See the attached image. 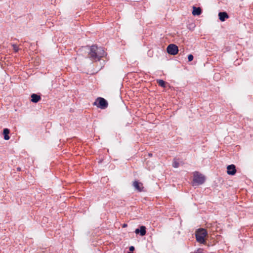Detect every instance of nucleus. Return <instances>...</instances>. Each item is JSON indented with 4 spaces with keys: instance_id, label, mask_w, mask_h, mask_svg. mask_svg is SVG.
I'll return each instance as SVG.
<instances>
[{
    "instance_id": "obj_1",
    "label": "nucleus",
    "mask_w": 253,
    "mask_h": 253,
    "mask_svg": "<svg viewBox=\"0 0 253 253\" xmlns=\"http://www.w3.org/2000/svg\"><path fill=\"white\" fill-rule=\"evenodd\" d=\"M88 57L94 61H99L101 58L106 55L104 48L101 46L93 45L88 47Z\"/></svg>"
},
{
    "instance_id": "obj_2",
    "label": "nucleus",
    "mask_w": 253,
    "mask_h": 253,
    "mask_svg": "<svg viewBox=\"0 0 253 253\" xmlns=\"http://www.w3.org/2000/svg\"><path fill=\"white\" fill-rule=\"evenodd\" d=\"M207 235V232L205 229H198L196 232L197 241L199 243L204 244L205 243V238Z\"/></svg>"
},
{
    "instance_id": "obj_3",
    "label": "nucleus",
    "mask_w": 253,
    "mask_h": 253,
    "mask_svg": "<svg viewBox=\"0 0 253 253\" xmlns=\"http://www.w3.org/2000/svg\"><path fill=\"white\" fill-rule=\"evenodd\" d=\"M94 105H96L98 107L104 109L108 106L107 101L103 98L98 97L95 102L94 103Z\"/></svg>"
},
{
    "instance_id": "obj_4",
    "label": "nucleus",
    "mask_w": 253,
    "mask_h": 253,
    "mask_svg": "<svg viewBox=\"0 0 253 253\" xmlns=\"http://www.w3.org/2000/svg\"><path fill=\"white\" fill-rule=\"evenodd\" d=\"M193 180L195 183L200 185L202 184L205 182V177L203 174L198 172H195L194 173Z\"/></svg>"
},
{
    "instance_id": "obj_5",
    "label": "nucleus",
    "mask_w": 253,
    "mask_h": 253,
    "mask_svg": "<svg viewBox=\"0 0 253 253\" xmlns=\"http://www.w3.org/2000/svg\"><path fill=\"white\" fill-rule=\"evenodd\" d=\"M167 52L171 55H175L178 51V47L174 44H169L167 48Z\"/></svg>"
},
{
    "instance_id": "obj_6",
    "label": "nucleus",
    "mask_w": 253,
    "mask_h": 253,
    "mask_svg": "<svg viewBox=\"0 0 253 253\" xmlns=\"http://www.w3.org/2000/svg\"><path fill=\"white\" fill-rule=\"evenodd\" d=\"M227 173L229 175H234L236 172V167L234 165H230L227 167Z\"/></svg>"
},
{
    "instance_id": "obj_7",
    "label": "nucleus",
    "mask_w": 253,
    "mask_h": 253,
    "mask_svg": "<svg viewBox=\"0 0 253 253\" xmlns=\"http://www.w3.org/2000/svg\"><path fill=\"white\" fill-rule=\"evenodd\" d=\"M146 228L144 226H141L140 228V229H136L135 231V233L136 234H140V235L143 236L146 234Z\"/></svg>"
},
{
    "instance_id": "obj_8",
    "label": "nucleus",
    "mask_w": 253,
    "mask_h": 253,
    "mask_svg": "<svg viewBox=\"0 0 253 253\" xmlns=\"http://www.w3.org/2000/svg\"><path fill=\"white\" fill-rule=\"evenodd\" d=\"M219 19L221 21H224L225 19L229 17L228 15L226 12H220L218 13Z\"/></svg>"
},
{
    "instance_id": "obj_9",
    "label": "nucleus",
    "mask_w": 253,
    "mask_h": 253,
    "mask_svg": "<svg viewBox=\"0 0 253 253\" xmlns=\"http://www.w3.org/2000/svg\"><path fill=\"white\" fill-rule=\"evenodd\" d=\"M41 96L36 94H32L31 95V101L34 103H37L41 100Z\"/></svg>"
},
{
    "instance_id": "obj_10",
    "label": "nucleus",
    "mask_w": 253,
    "mask_h": 253,
    "mask_svg": "<svg viewBox=\"0 0 253 253\" xmlns=\"http://www.w3.org/2000/svg\"><path fill=\"white\" fill-rule=\"evenodd\" d=\"M133 185L135 189L140 192L142 190V184L139 183L138 181H135L133 182Z\"/></svg>"
},
{
    "instance_id": "obj_11",
    "label": "nucleus",
    "mask_w": 253,
    "mask_h": 253,
    "mask_svg": "<svg viewBox=\"0 0 253 253\" xmlns=\"http://www.w3.org/2000/svg\"><path fill=\"white\" fill-rule=\"evenodd\" d=\"M202 12L201 9L200 7H193L192 14L193 15H199Z\"/></svg>"
},
{
    "instance_id": "obj_12",
    "label": "nucleus",
    "mask_w": 253,
    "mask_h": 253,
    "mask_svg": "<svg viewBox=\"0 0 253 253\" xmlns=\"http://www.w3.org/2000/svg\"><path fill=\"white\" fill-rule=\"evenodd\" d=\"M9 133V130L8 128H4L3 130V134L4 135V139L6 140L9 139L8 134Z\"/></svg>"
},
{
    "instance_id": "obj_13",
    "label": "nucleus",
    "mask_w": 253,
    "mask_h": 253,
    "mask_svg": "<svg viewBox=\"0 0 253 253\" xmlns=\"http://www.w3.org/2000/svg\"><path fill=\"white\" fill-rule=\"evenodd\" d=\"M157 83L159 85H160L162 87H165L166 83L163 80H159L157 81Z\"/></svg>"
},
{
    "instance_id": "obj_14",
    "label": "nucleus",
    "mask_w": 253,
    "mask_h": 253,
    "mask_svg": "<svg viewBox=\"0 0 253 253\" xmlns=\"http://www.w3.org/2000/svg\"><path fill=\"white\" fill-rule=\"evenodd\" d=\"M179 163L177 161L174 160L172 163V166L175 168H177L179 167Z\"/></svg>"
},
{
    "instance_id": "obj_15",
    "label": "nucleus",
    "mask_w": 253,
    "mask_h": 253,
    "mask_svg": "<svg viewBox=\"0 0 253 253\" xmlns=\"http://www.w3.org/2000/svg\"><path fill=\"white\" fill-rule=\"evenodd\" d=\"M12 46L13 47V50L15 52H18L19 51V48H18V47L16 44H12Z\"/></svg>"
},
{
    "instance_id": "obj_16",
    "label": "nucleus",
    "mask_w": 253,
    "mask_h": 253,
    "mask_svg": "<svg viewBox=\"0 0 253 253\" xmlns=\"http://www.w3.org/2000/svg\"><path fill=\"white\" fill-rule=\"evenodd\" d=\"M193 59V56L192 54H189L188 56V60L189 61H191Z\"/></svg>"
},
{
    "instance_id": "obj_17",
    "label": "nucleus",
    "mask_w": 253,
    "mask_h": 253,
    "mask_svg": "<svg viewBox=\"0 0 253 253\" xmlns=\"http://www.w3.org/2000/svg\"><path fill=\"white\" fill-rule=\"evenodd\" d=\"M129 250L131 252H133L134 250V247L133 246H130L129 248Z\"/></svg>"
},
{
    "instance_id": "obj_18",
    "label": "nucleus",
    "mask_w": 253,
    "mask_h": 253,
    "mask_svg": "<svg viewBox=\"0 0 253 253\" xmlns=\"http://www.w3.org/2000/svg\"><path fill=\"white\" fill-rule=\"evenodd\" d=\"M126 226H127V224H124L123 225V227H124H124H126Z\"/></svg>"
},
{
    "instance_id": "obj_19",
    "label": "nucleus",
    "mask_w": 253,
    "mask_h": 253,
    "mask_svg": "<svg viewBox=\"0 0 253 253\" xmlns=\"http://www.w3.org/2000/svg\"><path fill=\"white\" fill-rule=\"evenodd\" d=\"M20 169V168H17V170H19Z\"/></svg>"
}]
</instances>
